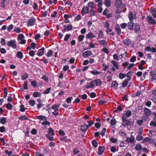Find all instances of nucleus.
<instances>
[{
  "label": "nucleus",
  "instance_id": "40",
  "mask_svg": "<svg viewBox=\"0 0 156 156\" xmlns=\"http://www.w3.org/2000/svg\"><path fill=\"white\" fill-rule=\"evenodd\" d=\"M89 15L90 16L95 15V11L93 9H92L90 10Z\"/></svg>",
  "mask_w": 156,
  "mask_h": 156
},
{
  "label": "nucleus",
  "instance_id": "38",
  "mask_svg": "<svg viewBox=\"0 0 156 156\" xmlns=\"http://www.w3.org/2000/svg\"><path fill=\"white\" fill-rule=\"evenodd\" d=\"M73 153L74 154H76L80 152V151L77 147L74 149L73 151Z\"/></svg>",
  "mask_w": 156,
  "mask_h": 156
},
{
  "label": "nucleus",
  "instance_id": "22",
  "mask_svg": "<svg viewBox=\"0 0 156 156\" xmlns=\"http://www.w3.org/2000/svg\"><path fill=\"white\" fill-rule=\"evenodd\" d=\"M16 55L17 57L20 59L23 58V53L20 51H18L16 53Z\"/></svg>",
  "mask_w": 156,
  "mask_h": 156
},
{
  "label": "nucleus",
  "instance_id": "49",
  "mask_svg": "<svg viewBox=\"0 0 156 156\" xmlns=\"http://www.w3.org/2000/svg\"><path fill=\"white\" fill-rule=\"evenodd\" d=\"M26 108L24 107V106L23 105H21L20 106V111L21 112H24L25 111Z\"/></svg>",
  "mask_w": 156,
  "mask_h": 156
},
{
  "label": "nucleus",
  "instance_id": "55",
  "mask_svg": "<svg viewBox=\"0 0 156 156\" xmlns=\"http://www.w3.org/2000/svg\"><path fill=\"white\" fill-rule=\"evenodd\" d=\"M21 29L20 27H15L14 30V31L17 33H19L20 32Z\"/></svg>",
  "mask_w": 156,
  "mask_h": 156
},
{
  "label": "nucleus",
  "instance_id": "21",
  "mask_svg": "<svg viewBox=\"0 0 156 156\" xmlns=\"http://www.w3.org/2000/svg\"><path fill=\"white\" fill-rule=\"evenodd\" d=\"M86 37L87 38L91 39L95 37V36L92 32H90L88 34Z\"/></svg>",
  "mask_w": 156,
  "mask_h": 156
},
{
  "label": "nucleus",
  "instance_id": "63",
  "mask_svg": "<svg viewBox=\"0 0 156 156\" xmlns=\"http://www.w3.org/2000/svg\"><path fill=\"white\" fill-rule=\"evenodd\" d=\"M13 28V26L12 24L10 25L8 27H7V30L8 32L10 31Z\"/></svg>",
  "mask_w": 156,
  "mask_h": 156
},
{
  "label": "nucleus",
  "instance_id": "17",
  "mask_svg": "<svg viewBox=\"0 0 156 156\" xmlns=\"http://www.w3.org/2000/svg\"><path fill=\"white\" fill-rule=\"evenodd\" d=\"M150 10L152 14L153 17L156 18V11L155 10L154 8L151 7L150 9Z\"/></svg>",
  "mask_w": 156,
  "mask_h": 156
},
{
  "label": "nucleus",
  "instance_id": "18",
  "mask_svg": "<svg viewBox=\"0 0 156 156\" xmlns=\"http://www.w3.org/2000/svg\"><path fill=\"white\" fill-rule=\"evenodd\" d=\"M150 74L153 80H156V71H151Z\"/></svg>",
  "mask_w": 156,
  "mask_h": 156
},
{
  "label": "nucleus",
  "instance_id": "4",
  "mask_svg": "<svg viewBox=\"0 0 156 156\" xmlns=\"http://www.w3.org/2000/svg\"><path fill=\"white\" fill-rule=\"evenodd\" d=\"M7 45L9 47H11L14 49L16 48V41L13 40H11L10 41H8L7 43Z\"/></svg>",
  "mask_w": 156,
  "mask_h": 156
},
{
  "label": "nucleus",
  "instance_id": "26",
  "mask_svg": "<svg viewBox=\"0 0 156 156\" xmlns=\"http://www.w3.org/2000/svg\"><path fill=\"white\" fill-rule=\"evenodd\" d=\"M127 26L129 30H132L133 28V24L132 22H129L127 24Z\"/></svg>",
  "mask_w": 156,
  "mask_h": 156
},
{
  "label": "nucleus",
  "instance_id": "5",
  "mask_svg": "<svg viewBox=\"0 0 156 156\" xmlns=\"http://www.w3.org/2000/svg\"><path fill=\"white\" fill-rule=\"evenodd\" d=\"M131 115V111L129 110L127 111L123 115L122 117V120L127 119Z\"/></svg>",
  "mask_w": 156,
  "mask_h": 156
},
{
  "label": "nucleus",
  "instance_id": "31",
  "mask_svg": "<svg viewBox=\"0 0 156 156\" xmlns=\"http://www.w3.org/2000/svg\"><path fill=\"white\" fill-rule=\"evenodd\" d=\"M29 76L28 74L27 73H25L23 74V76H22L21 79L23 80L27 79Z\"/></svg>",
  "mask_w": 156,
  "mask_h": 156
},
{
  "label": "nucleus",
  "instance_id": "8",
  "mask_svg": "<svg viewBox=\"0 0 156 156\" xmlns=\"http://www.w3.org/2000/svg\"><path fill=\"white\" fill-rule=\"evenodd\" d=\"M92 55V52L90 51H87L84 52L83 53V56L84 58L89 57Z\"/></svg>",
  "mask_w": 156,
  "mask_h": 156
},
{
  "label": "nucleus",
  "instance_id": "13",
  "mask_svg": "<svg viewBox=\"0 0 156 156\" xmlns=\"http://www.w3.org/2000/svg\"><path fill=\"white\" fill-rule=\"evenodd\" d=\"M122 5V0H116L115 6L116 7L119 8L121 7Z\"/></svg>",
  "mask_w": 156,
  "mask_h": 156
},
{
  "label": "nucleus",
  "instance_id": "11",
  "mask_svg": "<svg viewBox=\"0 0 156 156\" xmlns=\"http://www.w3.org/2000/svg\"><path fill=\"white\" fill-rule=\"evenodd\" d=\"M45 50V48L44 47L42 48L38 51L37 55L39 56H42L44 53V51Z\"/></svg>",
  "mask_w": 156,
  "mask_h": 156
},
{
  "label": "nucleus",
  "instance_id": "52",
  "mask_svg": "<svg viewBox=\"0 0 156 156\" xmlns=\"http://www.w3.org/2000/svg\"><path fill=\"white\" fill-rule=\"evenodd\" d=\"M116 122V121L115 119H113L111 120L110 123L111 125L114 126L115 125Z\"/></svg>",
  "mask_w": 156,
  "mask_h": 156
},
{
  "label": "nucleus",
  "instance_id": "27",
  "mask_svg": "<svg viewBox=\"0 0 156 156\" xmlns=\"http://www.w3.org/2000/svg\"><path fill=\"white\" fill-rule=\"evenodd\" d=\"M94 81L96 83V85L97 86L101 85L102 83V81L99 79L95 80Z\"/></svg>",
  "mask_w": 156,
  "mask_h": 156
},
{
  "label": "nucleus",
  "instance_id": "48",
  "mask_svg": "<svg viewBox=\"0 0 156 156\" xmlns=\"http://www.w3.org/2000/svg\"><path fill=\"white\" fill-rule=\"evenodd\" d=\"M33 8L34 10H36L38 7V6L37 4L35 2H34L33 6Z\"/></svg>",
  "mask_w": 156,
  "mask_h": 156
},
{
  "label": "nucleus",
  "instance_id": "43",
  "mask_svg": "<svg viewBox=\"0 0 156 156\" xmlns=\"http://www.w3.org/2000/svg\"><path fill=\"white\" fill-rule=\"evenodd\" d=\"M6 122V118L4 117L2 118L0 120V122L2 124H4Z\"/></svg>",
  "mask_w": 156,
  "mask_h": 156
},
{
  "label": "nucleus",
  "instance_id": "59",
  "mask_svg": "<svg viewBox=\"0 0 156 156\" xmlns=\"http://www.w3.org/2000/svg\"><path fill=\"white\" fill-rule=\"evenodd\" d=\"M150 125L151 126H152L154 127H156V122L151 121Z\"/></svg>",
  "mask_w": 156,
  "mask_h": 156
},
{
  "label": "nucleus",
  "instance_id": "44",
  "mask_svg": "<svg viewBox=\"0 0 156 156\" xmlns=\"http://www.w3.org/2000/svg\"><path fill=\"white\" fill-rule=\"evenodd\" d=\"M30 105L31 106H33L35 104V101L32 100H30L29 101Z\"/></svg>",
  "mask_w": 156,
  "mask_h": 156
},
{
  "label": "nucleus",
  "instance_id": "23",
  "mask_svg": "<svg viewBox=\"0 0 156 156\" xmlns=\"http://www.w3.org/2000/svg\"><path fill=\"white\" fill-rule=\"evenodd\" d=\"M129 18L130 21H133L134 18L136 19L133 16V13L132 12L130 11L129 13Z\"/></svg>",
  "mask_w": 156,
  "mask_h": 156
},
{
  "label": "nucleus",
  "instance_id": "16",
  "mask_svg": "<svg viewBox=\"0 0 156 156\" xmlns=\"http://www.w3.org/2000/svg\"><path fill=\"white\" fill-rule=\"evenodd\" d=\"M105 148L104 146H100L98 149V154L100 155L101 154L104 152Z\"/></svg>",
  "mask_w": 156,
  "mask_h": 156
},
{
  "label": "nucleus",
  "instance_id": "61",
  "mask_svg": "<svg viewBox=\"0 0 156 156\" xmlns=\"http://www.w3.org/2000/svg\"><path fill=\"white\" fill-rule=\"evenodd\" d=\"M25 83L23 85V87L25 89H28L27 87V81H25Z\"/></svg>",
  "mask_w": 156,
  "mask_h": 156
},
{
  "label": "nucleus",
  "instance_id": "25",
  "mask_svg": "<svg viewBox=\"0 0 156 156\" xmlns=\"http://www.w3.org/2000/svg\"><path fill=\"white\" fill-rule=\"evenodd\" d=\"M134 141V138L133 136H131L130 138H127V139L126 140V141H127L128 143L130 142L131 143H133Z\"/></svg>",
  "mask_w": 156,
  "mask_h": 156
},
{
  "label": "nucleus",
  "instance_id": "47",
  "mask_svg": "<svg viewBox=\"0 0 156 156\" xmlns=\"http://www.w3.org/2000/svg\"><path fill=\"white\" fill-rule=\"evenodd\" d=\"M70 35L69 34H67L65 36L64 39V41H67L68 39L70 38Z\"/></svg>",
  "mask_w": 156,
  "mask_h": 156
},
{
  "label": "nucleus",
  "instance_id": "62",
  "mask_svg": "<svg viewBox=\"0 0 156 156\" xmlns=\"http://www.w3.org/2000/svg\"><path fill=\"white\" fill-rule=\"evenodd\" d=\"M136 59V57L135 56H133L130 58V61L131 62H134Z\"/></svg>",
  "mask_w": 156,
  "mask_h": 156
},
{
  "label": "nucleus",
  "instance_id": "24",
  "mask_svg": "<svg viewBox=\"0 0 156 156\" xmlns=\"http://www.w3.org/2000/svg\"><path fill=\"white\" fill-rule=\"evenodd\" d=\"M104 4L108 7H109L111 6V0H105L104 1Z\"/></svg>",
  "mask_w": 156,
  "mask_h": 156
},
{
  "label": "nucleus",
  "instance_id": "3",
  "mask_svg": "<svg viewBox=\"0 0 156 156\" xmlns=\"http://www.w3.org/2000/svg\"><path fill=\"white\" fill-rule=\"evenodd\" d=\"M146 19L148 22L150 24H156V22L155 20L153 19L151 16L148 15L146 17Z\"/></svg>",
  "mask_w": 156,
  "mask_h": 156
},
{
  "label": "nucleus",
  "instance_id": "6",
  "mask_svg": "<svg viewBox=\"0 0 156 156\" xmlns=\"http://www.w3.org/2000/svg\"><path fill=\"white\" fill-rule=\"evenodd\" d=\"M144 115L147 116H150L152 114L151 111L149 108L146 107L144 109Z\"/></svg>",
  "mask_w": 156,
  "mask_h": 156
},
{
  "label": "nucleus",
  "instance_id": "64",
  "mask_svg": "<svg viewBox=\"0 0 156 156\" xmlns=\"http://www.w3.org/2000/svg\"><path fill=\"white\" fill-rule=\"evenodd\" d=\"M126 26H127V24L125 23H123L120 24V27L122 29H125Z\"/></svg>",
  "mask_w": 156,
  "mask_h": 156
},
{
  "label": "nucleus",
  "instance_id": "46",
  "mask_svg": "<svg viewBox=\"0 0 156 156\" xmlns=\"http://www.w3.org/2000/svg\"><path fill=\"white\" fill-rule=\"evenodd\" d=\"M24 38V36L22 34H20L18 36V40H21L23 39Z\"/></svg>",
  "mask_w": 156,
  "mask_h": 156
},
{
  "label": "nucleus",
  "instance_id": "51",
  "mask_svg": "<svg viewBox=\"0 0 156 156\" xmlns=\"http://www.w3.org/2000/svg\"><path fill=\"white\" fill-rule=\"evenodd\" d=\"M81 19V16L80 15H78L74 18V20L77 21L80 20Z\"/></svg>",
  "mask_w": 156,
  "mask_h": 156
},
{
  "label": "nucleus",
  "instance_id": "28",
  "mask_svg": "<svg viewBox=\"0 0 156 156\" xmlns=\"http://www.w3.org/2000/svg\"><path fill=\"white\" fill-rule=\"evenodd\" d=\"M111 62L113 66L115 67L117 69H119V67L118 65L117 62L113 60Z\"/></svg>",
  "mask_w": 156,
  "mask_h": 156
},
{
  "label": "nucleus",
  "instance_id": "33",
  "mask_svg": "<svg viewBox=\"0 0 156 156\" xmlns=\"http://www.w3.org/2000/svg\"><path fill=\"white\" fill-rule=\"evenodd\" d=\"M142 149V146L140 144H137L135 146V149L136 151L141 150Z\"/></svg>",
  "mask_w": 156,
  "mask_h": 156
},
{
  "label": "nucleus",
  "instance_id": "35",
  "mask_svg": "<svg viewBox=\"0 0 156 156\" xmlns=\"http://www.w3.org/2000/svg\"><path fill=\"white\" fill-rule=\"evenodd\" d=\"M41 95V93L38 92H36L34 93L33 96L35 98H36L37 97L40 96Z\"/></svg>",
  "mask_w": 156,
  "mask_h": 156
},
{
  "label": "nucleus",
  "instance_id": "15",
  "mask_svg": "<svg viewBox=\"0 0 156 156\" xmlns=\"http://www.w3.org/2000/svg\"><path fill=\"white\" fill-rule=\"evenodd\" d=\"M89 128L88 126L86 124H84V125H82L81 127V130L82 132H85Z\"/></svg>",
  "mask_w": 156,
  "mask_h": 156
},
{
  "label": "nucleus",
  "instance_id": "34",
  "mask_svg": "<svg viewBox=\"0 0 156 156\" xmlns=\"http://www.w3.org/2000/svg\"><path fill=\"white\" fill-rule=\"evenodd\" d=\"M140 27L139 25H137L136 26L135 28L134 29L136 33L138 34L140 31Z\"/></svg>",
  "mask_w": 156,
  "mask_h": 156
},
{
  "label": "nucleus",
  "instance_id": "10",
  "mask_svg": "<svg viewBox=\"0 0 156 156\" xmlns=\"http://www.w3.org/2000/svg\"><path fill=\"white\" fill-rule=\"evenodd\" d=\"M123 43L127 46H129L131 44V42L129 39L127 38L123 41Z\"/></svg>",
  "mask_w": 156,
  "mask_h": 156
},
{
  "label": "nucleus",
  "instance_id": "54",
  "mask_svg": "<svg viewBox=\"0 0 156 156\" xmlns=\"http://www.w3.org/2000/svg\"><path fill=\"white\" fill-rule=\"evenodd\" d=\"M94 3L92 2H90L88 3V7H90V8H94Z\"/></svg>",
  "mask_w": 156,
  "mask_h": 156
},
{
  "label": "nucleus",
  "instance_id": "37",
  "mask_svg": "<svg viewBox=\"0 0 156 156\" xmlns=\"http://www.w3.org/2000/svg\"><path fill=\"white\" fill-rule=\"evenodd\" d=\"M6 108L9 110H11L12 108V104L9 103L5 106Z\"/></svg>",
  "mask_w": 156,
  "mask_h": 156
},
{
  "label": "nucleus",
  "instance_id": "39",
  "mask_svg": "<svg viewBox=\"0 0 156 156\" xmlns=\"http://www.w3.org/2000/svg\"><path fill=\"white\" fill-rule=\"evenodd\" d=\"M31 85L34 87H37V82L36 80H34L33 81H31Z\"/></svg>",
  "mask_w": 156,
  "mask_h": 156
},
{
  "label": "nucleus",
  "instance_id": "42",
  "mask_svg": "<svg viewBox=\"0 0 156 156\" xmlns=\"http://www.w3.org/2000/svg\"><path fill=\"white\" fill-rule=\"evenodd\" d=\"M92 144L93 146L95 147H96L98 146V143L95 140H94L92 141Z\"/></svg>",
  "mask_w": 156,
  "mask_h": 156
},
{
  "label": "nucleus",
  "instance_id": "2",
  "mask_svg": "<svg viewBox=\"0 0 156 156\" xmlns=\"http://www.w3.org/2000/svg\"><path fill=\"white\" fill-rule=\"evenodd\" d=\"M59 104H55L54 105L51 106V108H49L48 109H47L46 110L48 111L49 114H50L51 112H52V109L54 110L55 112H57L58 111V108L59 107Z\"/></svg>",
  "mask_w": 156,
  "mask_h": 156
},
{
  "label": "nucleus",
  "instance_id": "56",
  "mask_svg": "<svg viewBox=\"0 0 156 156\" xmlns=\"http://www.w3.org/2000/svg\"><path fill=\"white\" fill-rule=\"evenodd\" d=\"M84 36L83 35H80L78 37V39L79 41H81L83 40L84 38Z\"/></svg>",
  "mask_w": 156,
  "mask_h": 156
},
{
  "label": "nucleus",
  "instance_id": "45",
  "mask_svg": "<svg viewBox=\"0 0 156 156\" xmlns=\"http://www.w3.org/2000/svg\"><path fill=\"white\" fill-rule=\"evenodd\" d=\"M73 29V26L70 24H68L66 27V30L68 31L71 30Z\"/></svg>",
  "mask_w": 156,
  "mask_h": 156
},
{
  "label": "nucleus",
  "instance_id": "29",
  "mask_svg": "<svg viewBox=\"0 0 156 156\" xmlns=\"http://www.w3.org/2000/svg\"><path fill=\"white\" fill-rule=\"evenodd\" d=\"M53 51L52 50H49L48 53L46 54L47 57H51L53 54Z\"/></svg>",
  "mask_w": 156,
  "mask_h": 156
},
{
  "label": "nucleus",
  "instance_id": "20",
  "mask_svg": "<svg viewBox=\"0 0 156 156\" xmlns=\"http://www.w3.org/2000/svg\"><path fill=\"white\" fill-rule=\"evenodd\" d=\"M118 86V84L116 81H113L111 83V87L115 89Z\"/></svg>",
  "mask_w": 156,
  "mask_h": 156
},
{
  "label": "nucleus",
  "instance_id": "41",
  "mask_svg": "<svg viewBox=\"0 0 156 156\" xmlns=\"http://www.w3.org/2000/svg\"><path fill=\"white\" fill-rule=\"evenodd\" d=\"M126 76V75L123 73H120L119 74V77L121 79H122L125 78Z\"/></svg>",
  "mask_w": 156,
  "mask_h": 156
},
{
  "label": "nucleus",
  "instance_id": "30",
  "mask_svg": "<svg viewBox=\"0 0 156 156\" xmlns=\"http://www.w3.org/2000/svg\"><path fill=\"white\" fill-rule=\"evenodd\" d=\"M129 80H127V79H125L122 83V87H126L127 85L128 82Z\"/></svg>",
  "mask_w": 156,
  "mask_h": 156
},
{
  "label": "nucleus",
  "instance_id": "58",
  "mask_svg": "<svg viewBox=\"0 0 156 156\" xmlns=\"http://www.w3.org/2000/svg\"><path fill=\"white\" fill-rule=\"evenodd\" d=\"M143 137L141 135H138L136 138V139L137 140L140 141L142 140Z\"/></svg>",
  "mask_w": 156,
  "mask_h": 156
},
{
  "label": "nucleus",
  "instance_id": "36",
  "mask_svg": "<svg viewBox=\"0 0 156 156\" xmlns=\"http://www.w3.org/2000/svg\"><path fill=\"white\" fill-rule=\"evenodd\" d=\"M37 118L39 119H41V120H46V118L43 116L40 115L37 117Z\"/></svg>",
  "mask_w": 156,
  "mask_h": 156
},
{
  "label": "nucleus",
  "instance_id": "7",
  "mask_svg": "<svg viewBox=\"0 0 156 156\" xmlns=\"http://www.w3.org/2000/svg\"><path fill=\"white\" fill-rule=\"evenodd\" d=\"M36 21V20L34 18H32L30 19L27 23V25L28 26H30L33 25Z\"/></svg>",
  "mask_w": 156,
  "mask_h": 156
},
{
  "label": "nucleus",
  "instance_id": "1",
  "mask_svg": "<svg viewBox=\"0 0 156 156\" xmlns=\"http://www.w3.org/2000/svg\"><path fill=\"white\" fill-rule=\"evenodd\" d=\"M122 125L124 127H126L127 126H130L132 125L133 123V122L129 120L123 119L122 120Z\"/></svg>",
  "mask_w": 156,
  "mask_h": 156
},
{
  "label": "nucleus",
  "instance_id": "9",
  "mask_svg": "<svg viewBox=\"0 0 156 156\" xmlns=\"http://www.w3.org/2000/svg\"><path fill=\"white\" fill-rule=\"evenodd\" d=\"M115 29L117 32V34L119 35H120L121 33V30L119 26L118 25H116L115 26Z\"/></svg>",
  "mask_w": 156,
  "mask_h": 156
},
{
  "label": "nucleus",
  "instance_id": "14",
  "mask_svg": "<svg viewBox=\"0 0 156 156\" xmlns=\"http://www.w3.org/2000/svg\"><path fill=\"white\" fill-rule=\"evenodd\" d=\"M94 81H92L91 82L85 85V87L87 88H93L94 87Z\"/></svg>",
  "mask_w": 156,
  "mask_h": 156
},
{
  "label": "nucleus",
  "instance_id": "19",
  "mask_svg": "<svg viewBox=\"0 0 156 156\" xmlns=\"http://www.w3.org/2000/svg\"><path fill=\"white\" fill-rule=\"evenodd\" d=\"M48 133L47 135L53 136L54 135V130L51 128H49L48 129Z\"/></svg>",
  "mask_w": 156,
  "mask_h": 156
},
{
  "label": "nucleus",
  "instance_id": "60",
  "mask_svg": "<svg viewBox=\"0 0 156 156\" xmlns=\"http://www.w3.org/2000/svg\"><path fill=\"white\" fill-rule=\"evenodd\" d=\"M46 136L50 141H52L53 140V137L51 136L46 135Z\"/></svg>",
  "mask_w": 156,
  "mask_h": 156
},
{
  "label": "nucleus",
  "instance_id": "50",
  "mask_svg": "<svg viewBox=\"0 0 156 156\" xmlns=\"http://www.w3.org/2000/svg\"><path fill=\"white\" fill-rule=\"evenodd\" d=\"M141 91L140 90L139 91H138L136 93H135L134 94V96L135 97H138L141 94Z\"/></svg>",
  "mask_w": 156,
  "mask_h": 156
},
{
  "label": "nucleus",
  "instance_id": "12",
  "mask_svg": "<svg viewBox=\"0 0 156 156\" xmlns=\"http://www.w3.org/2000/svg\"><path fill=\"white\" fill-rule=\"evenodd\" d=\"M89 12V7L88 6L83 7L81 11L82 14L83 15V13L87 14Z\"/></svg>",
  "mask_w": 156,
  "mask_h": 156
},
{
  "label": "nucleus",
  "instance_id": "32",
  "mask_svg": "<svg viewBox=\"0 0 156 156\" xmlns=\"http://www.w3.org/2000/svg\"><path fill=\"white\" fill-rule=\"evenodd\" d=\"M91 73L93 75H96L100 74V72L98 71L97 70L94 69L91 71Z\"/></svg>",
  "mask_w": 156,
  "mask_h": 156
},
{
  "label": "nucleus",
  "instance_id": "57",
  "mask_svg": "<svg viewBox=\"0 0 156 156\" xmlns=\"http://www.w3.org/2000/svg\"><path fill=\"white\" fill-rule=\"evenodd\" d=\"M1 43L3 46H4L6 44L4 38H2L1 39Z\"/></svg>",
  "mask_w": 156,
  "mask_h": 156
},
{
  "label": "nucleus",
  "instance_id": "53",
  "mask_svg": "<svg viewBox=\"0 0 156 156\" xmlns=\"http://www.w3.org/2000/svg\"><path fill=\"white\" fill-rule=\"evenodd\" d=\"M103 33L102 31V30H100L98 34V37L100 38H101L103 37Z\"/></svg>",
  "mask_w": 156,
  "mask_h": 156
}]
</instances>
